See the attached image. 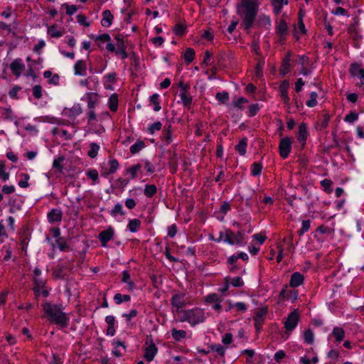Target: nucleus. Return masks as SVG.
I'll return each instance as SVG.
<instances>
[{
    "instance_id": "40",
    "label": "nucleus",
    "mask_w": 364,
    "mask_h": 364,
    "mask_svg": "<svg viewBox=\"0 0 364 364\" xmlns=\"http://www.w3.org/2000/svg\"><path fill=\"white\" fill-rule=\"evenodd\" d=\"M263 166L261 162H254L251 166V174L257 176L261 174Z\"/></svg>"
},
{
    "instance_id": "24",
    "label": "nucleus",
    "mask_w": 364,
    "mask_h": 364,
    "mask_svg": "<svg viewBox=\"0 0 364 364\" xmlns=\"http://www.w3.org/2000/svg\"><path fill=\"white\" fill-rule=\"evenodd\" d=\"M58 26L56 24H53L48 27L47 33L51 38H60L65 33V29L58 30Z\"/></svg>"
},
{
    "instance_id": "11",
    "label": "nucleus",
    "mask_w": 364,
    "mask_h": 364,
    "mask_svg": "<svg viewBox=\"0 0 364 364\" xmlns=\"http://www.w3.org/2000/svg\"><path fill=\"white\" fill-rule=\"evenodd\" d=\"M114 235V230L112 227H109L105 230L102 231L98 235V240L102 247H107V242L111 240Z\"/></svg>"
},
{
    "instance_id": "23",
    "label": "nucleus",
    "mask_w": 364,
    "mask_h": 364,
    "mask_svg": "<svg viewBox=\"0 0 364 364\" xmlns=\"http://www.w3.org/2000/svg\"><path fill=\"white\" fill-rule=\"evenodd\" d=\"M86 71L87 65L85 61L83 60L76 61L74 65L75 75L84 76L86 75Z\"/></svg>"
},
{
    "instance_id": "9",
    "label": "nucleus",
    "mask_w": 364,
    "mask_h": 364,
    "mask_svg": "<svg viewBox=\"0 0 364 364\" xmlns=\"http://www.w3.org/2000/svg\"><path fill=\"white\" fill-rule=\"evenodd\" d=\"M291 139L289 137H284L280 140L279 144V154L282 159H287L291 149Z\"/></svg>"
},
{
    "instance_id": "54",
    "label": "nucleus",
    "mask_w": 364,
    "mask_h": 364,
    "mask_svg": "<svg viewBox=\"0 0 364 364\" xmlns=\"http://www.w3.org/2000/svg\"><path fill=\"white\" fill-rule=\"evenodd\" d=\"M332 181L330 179L325 178L321 181V186L323 188L324 191L328 193H331L332 192Z\"/></svg>"
},
{
    "instance_id": "35",
    "label": "nucleus",
    "mask_w": 364,
    "mask_h": 364,
    "mask_svg": "<svg viewBox=\"0 0 364 364\" xmlns=\"http://www.w3.org/2000/svg\"><path fill=\"white\" fill-rule=\"evenodd\" d=\"M109 169L107 173H102V176H106L107 174H112L117 171L119 164L117 159H112L109 161Z\"/></svg>"
},
{
    "instance_id": "25",
    "label": "nucleus",
    "mask_w": 364,
    "mask_h": 364,
    "mask_svg": "<svg viewBox=\"0 0 364 364\" xmlns=\"http://www.w3.org/2000/svg\"><path fill=\"white\" fill-rule=\"evenodd\" d=\"M113 18H114V16L109 10L104 11L102 12V19L101 21L102 26L104 27L110 26L112 24V22Z\"/></svg>"
},
{
    "instance_id": "64",
    "label": "nucleus",
    "mask_w": 364,
    "mask_h": 364,
    "mask_svg": "<svg viewBox=\"0 0 364 364\" xmlns=\"http://www.w3.org/2000/svg\"><path fill=\"white\" fill-rule=\"evenodd\" d=\"M229 279L231 280L230 284L233 287H240L244 285V282L240 277H235L234 278H232V279L229 278Z\"/></svg>"
},
{
    "instance_id": "58",
    "label": "nucleus",
    "mask_w": 364,
    "mask_h": 364,
    "mask_svg": "<svg viewBox=\"0 0 364 364\" xmlns=\"http://www.w3.org/2000/svg\"><path fill=\"white\" fill-rule=\"evenodd\" d=\"M168 164L174 171L176 170L178 166V157L175 152L169 157Z\"/></svg>"
},
{
    "instance_id": "30",
    "label": "nucleus",
    "mask_w": 364,
    "mask_h": 364,
    "mask_svg": "<svg viewBox=\"0 0 364 364\" xmlns=\"http://www.w3.org/2000/svg\"><path fill=\"white\" fill-rule=\"evenodd\" d=\"M247 146V139L246 137L242 138L235 147V149L241 155L244 156L246 153V149Z\"/></svg>"
},
{
    "instance_id": "41",
    "label": "nucleus",
    "mask_w": 364,
    "mask_h": 364,
    "mask_svg": "<svg viewBox=\"0 0 364 364\" xmlns=\"http://www.w3.org/2000/svg\"><path fill=\"white\" fill-rule=\"evenodd\" d=\"M157 191V188L155 185H146L144 193L147 198H152Z\"/></svg>"
},
{
    "instance_id": "56",
    "label": "nucleus",
    "mask_w": 364,
    "mask_h": 364,
    "mask_svg": "<svg viewBox=\"0 0 364 364\" xmlns=\"http://www.w3.org/2000/svg\"><path fill=\"white\" fill-rule=\"evenodd\" d=\"M205 301L207 303H210V304L214 303L215 304L217 302H220L221 299L218 294L214 293V294H208L207 296H205Z\"/></svg>"
},
{
    "instance_id": "34",
    "label": "nucleus",
    "mask_w": 364,
    "mask_h": 364,
    "mask_svg": "<svg viewBox=\"0 0 364 364\" xmlns=\"http://www.w3.org/2000/svg\"><path fill=\"white\" fill-rule=\"evenodd\" d=\"M122 282H124V283L127 284L128 289L129 291H132L134 289V287H135V284L131 280V276H130L129 273L127 271H123L122 272Z\"/></svg>"
},
{
    "instance_id": "57",
    "label": "nucleus",
    "mask_w": 364,
    "mask_h": 364,
    "mask_svg": "<svg viewBox=\"0 0 364 364\" xmlns=\"http://www.w3.org/2000/svg\"><path fill=\"white\" fill-rule=\"evenodd\" d=\"M215 97L219 102L225 104L229 100V94L227 92H218Z\"/></svg>"
},
{
    "instance_id": "13",
    "label": "nucleus",
    "mask_w": 364,
    "mask_h": 364,
    "mask_svg": "<svg viewBox=\"0 0 364 364\" xmlns=\"http://www.w3.org/2000/svg\"><path fill=\"white\" fill-rule=\"evenodd\" d=\"M267 313V309L265 308L260 309L258 310L254 317L253 320L255 322V327L257 331H259L262 328V323L264 320V316Z\"/></svg>"
},
{
    "instance_id": "49",
    "label": "nucleus",
    "mask_w": 364,
    "mask_h": 364,
    "mask_svg": "<svg viewBox=\"0 0 364 364\" xmlns=\"http://www.w3.org/2000/svg\"><path fill=\"white\" fill-rule=\"evenodd\" d=\"M317 98L318 94L316 92H312L310 93V99L306 101V105L309 107H314L317 105Z\"/></svg>"
},
{
    "instance_id": "29",
    "label": "nucleus",
    "mask_w": 364,
    "mask_h": 364,
    "mask_svg": "<svg viewBox=\"0 0 364 364\" xmlns=\"http://www.w3.org/2000/svg\"><path fill=\"white\" fill-rule=\"evenodd\" d=\"M290 58H291V53H288L285 57V58L283 60L282 66L280 68V73L283 75H286L289 71L290 68Z\"/></svg>"
},
{
    "instance_id": "52",
    "label": "nucleus",
    "mask_w": 364,
    "mask_h": 364,
    "mask_svg": "<svg viewBox=\"0 0 364 364\" xmlns=\"http://www.w3.org/2000/svg\"><path fill=\"white\" fill-rule=\"evenodd\" d=\"M21 179L18 181V186L21 188H28L29 186V183L28 181L30 178V176L26 173H23L21 174Z\"/></svg>"
},
{
    "instance_id": "16",
    "label": "nucleus",
    "mask_w": 364,
    "mask_h": 364,
    "mask_svg": "<svg viewBox=\"0 0 364 364\" xmlns=\"http://www.w3.org/2000/svg\"><path fill=\"white\" fill-rule=\"evenodd\" d=\"M289 81L287 80H283L279 87V92H280V96L282 99V101L284 104L287 105H289L290 102V98L288 95V89H289Z\"/></svg>"
},
{
    "instance_id": "14",
    "label": "nucleus",
    "mask_w": 364,
    "mask_h": 364,
    "mask_svg": "<svg viewBox=\"0 0 364 364\" xmlns=\"http://www.w3.org/2000/svg\"><path fill=\"white\" fill-rule=\"evenodd\" d=\"M308 136L307 125L304 122H301L299 125V131L297 134V140L301 144V148H304Z\"/></svg>"
},
{
    "instance_id": "2",
    "label": "nucleus",
    "mask_w": 364,
    "mask_h": 364,
    "mask_svg": "<svg viewBox=\"0 0 364 364\" xmlns=\"http://www.w3.org/2000/svg\"><path fill=\"white\" fill-rule=\"evenodd\" d=\"M44 315L51 323H55L61 328H65L68 325L69 316L63 311L62 304H55L50 301L41 304Z\"/></svg>"
},
{
    "instance_id": "43",
    "label": "nucleus",
    "mask_w": 364,
    "mask_h": 364,
    "mask_svg": "<svg viewBox=\"0 0 364 364\" xmlns=\"http://www.w3.org/2000/svg\"><path fill=\"white\" fill-rule=\"evenodd\" d=\"M145 146V143L143 141H137L130 147V152L135 154L140 151Z\"/></svg>"
},
{
    "instance_id": "51",
    "label": "nucleus",
    "mask_w": 364,
    "mask_h": 364,
    "mask_svg": "<svg viewBox=\"0 0 364 364\" xmlns=\"http://www.w3.org/2000/svg\"><path fill=\"white\" fill-rule=\"evenodd\" d=\"M304 339L307 344H312L314 341V335L311 329H308L304 333Z\"/></svg>"
},
{
    "instance_id": "12",
    "label": "nucleus",
    "mask_w": 364,
    "mask_h": 364,
    "mask_svg": "<svg viewBox=\"0 0 364 364\" xmlns=\"http://www.w3.org/2000/svg\"><path fill=\"white\" fill-rule=\"evenodd\" d=\"M25 68V65L21 58H16L10 65V69L16 77H19Z\"/></svg>"
},
{
    "instance_id": "55",
    "label": "nucleus",
    "mask_w": 364,
    "mask_h": 364,
    "mask_svg": "<svg viewBox=\"0 0 364 364\" xmlns=\"http://www.w3.org/2000/svg\"><path fill=\"white\" fill-rule=\"evenodd\" d=\"M173 31L176 36H182L186 32V28L184 25L178 23L174 26Z\"/></svg>"
},
{
    "instance_id": "18",
    "label": "nucleus",
    "mask_w": 364,
    "mask_h": 364,
    "mask_svg": "<svg viewBox=\"0 0 364 364\" xmlns=\"http://www.w3.org/2000/svg\"><path fill=\"white\" fill-rule=\"evenodd\" d=\"M304 277L299 272H295L291 275L289 286L292 288H296L301 285L304 282Z\"/></svg>"
},
{
    "instance_id": "7",
    "label": "nucleus",
    "mask_w": 364,
    "mask_h": 364,
    "mask_svg": "<svg viewBox=\"0 0 364 364\" xmlns=\"http://www.w3.org/2000/svg\"><path fill=\"white\" fill-rule=\"evenodd\" d=\"M33 287L32 290L34 292L36 298H38L41 295L43 297H48L49 295V291L46 289V279H33Z\"/></svg>"
},
{
    "instance_id": "28",
    "label": "nucleus",
    "mask_w": 364,
    "mask_h": 364,
    "mask_svg": "<svg viewBox=\"0 0 364 364\" xmlns=\"http://www.w3.org/2000/svg\"><path fill=\"white\" fill-rule=\"evenodd\" d=\"M149 105L154 106V110L159 112L161 110V107L160 105L159 95L157 93L153 94L149 97Z\"/></svg>"
},
{
    "instance_id": "10",
    "label": "nucleus",
    "mask_w": 364,
    "mask_h": 364,
    "mask_svg": "<svg viewBox=\"0 0 364 364\" xmlns=\"http://www.w3.org/2000/svg\"><path fill=\"white\" fill-rule=\"evenodd\" d=\"M298 296L297 290L288 289L287 285H285L280 291L279 297L281 300H291L294 302L298 299Z\"/></svg>"
},
{
    "instance_id": "31",
    "label": "nucleus",
    "mask_w": 364,
    "mask_h": 364,
    "mask_svg": "<svg viewBox=\"0 0 364 364\" xmlns=\"http://www.w3.org/2000/svg\"><path fill=\"white\" fill-rule=\"evenodd\" d=\"M141 223L139 219H132L129 221L127 228L132 232H136L141 228Z\"/></svg>"
},
{
    "instance_id": "50",
    "label": "nucleus",
    "mask_w": 364,
    "mask_h": 364,
    "mask_svg": "<svg viewBox=\"0 0 364 364\" xmlns=\"http://www.w3.org/2000/svg\"><path fill=\"white\" fill-rule=\"evenodd\" d=\"M210 350L216 352L219 355L223 357L225 354V348L220 344L211 345Z\"/></svg>"
},
{
    "instance_id": "44",
    "label": "nucleus",
    "mask_w": 364,
    "mask_h": 364,
    "mask_svg": "<svg viewBox=\"0 0 364 364\" xmlns=\"http://www.w3.org/2000/svg\"><path fill=\"white\" fill-rule=\"evenodd\" d=\"M57 247L60 251H69L70 250V246L66 242L63 237L58 238L55 240Z\"/></svg>"
},
{
    "instance_id": "48",
    "label": "nucleus",
    "mask_w": 364,
    "mask_h": 364,
    "mask_svg": "<svg viewBox=\"0 0 364 364\" xmlns=\"http://www.w3.org/2000/svg\"><path fill=\"white\" fill-rule=\"evenodd\" d=\"M64 160H65V157L63 156H58L57 159H55L53 161V168L58 169V171L59 172H62V171L63 169V166L62 163L63 162Z\"/></svg>"
},
{
    "instance_id": "42",
    "label": "nucleus",
    "mask_w": 364,
    "mask_h": 364,
    "mask_svg": "<svg viewBox=\"0 0 364 364\" xmlns=\"http://www.w3.org/2000/svg\"><path fill=\"white\" fill-rule=\"evenodd\" d=\"M362 71H364V69L361 68L358 63H352L350 66L349 72L353 76H359Z\"/></svg>"
},
{
    "instance_id": "5",
    "label": "nucleus",
    "mask_w": 364,
    "mask_h": 364,
    "mask_svg": "<svg viewBox=\"0 0 364 364\" xmlns=\"http://www.w3.org/2000/svg\"><path fill=\"white\" fill-rule=\"evenodd\" d=\"M171 304L172 306V312L178 313V316L181 315V311H184L182 309L186 306L185 294H175L171 299Z\"/></svg>"
},
{
    "instance_id": "19",
    "label": "nucleus",
    "mask_w": 364,
    "mask_h": 364,
    "mask_svg": "<svg viewBox=\"0 0 364 364\" xmlns=\"http://www.w3.org/2000/svg\"><path fill=\"white\" fill-rule=\"evenodd\" d=\"M112 346H114L112 353L116 357H121L126 353V346L123 342L114 341L112 342Z\"/></svg>"
},
{
    "instance_id": "63",
    "label": "nucleus",
    "mask_w": 364,
    "mask_h": 364,
    "mask_svg": "<svg viewBox=\"0 0 364 364\" xmlns=\"http://www.w3.org/2000/svg\"><path fill=\"white\" fill-rule=\"evenodd\" d=\"M33 95L36 99H41L42 97V87L39 85H36L33 87Z\"/></svg>"
},
{
    "instance_id": "62",
    "label": "nucleus",
    "mask_w": 364,
    "mask_h": 364,
    "mask_svg": "<svg viewBox=\"0 0 364 364\" xmlns=\"http://www.w3.org/2000/svg\"><path fill=\"white\" fill-rule=\"evenodd\" d=\"M259 110V106L257 103L252 104L249 106L248 116L254 117Z\"/></svg>"
},
{
    "instance_id": "45",
    "label": "nucleus",
    "mask_w": 364,
    "mask_h": 364,
    "mask_svg": "<svg viewBox=\"0 0 364 364\" xmlns=\"http://www.w3.org/2000/svg\"><path fill=\"white\" fill-rule=\"evenodd\" d=\"M130 299H131V296L128 294L122 295L119 293H117L114 296V300L117 304H120L121 303H122L124 301V302L129 301Z\"/></svg>"
},
{
    "instance_id": "15",
    "label": "nucleus",
    "mask_w": 364,
    "mask_h": 364,
    "mask_svg": "<svg viewBox=\"0 0 364 364\" xmlns=\"http://www.w3.org/2000/svg\"><path fill=\"white\" fill-rule=\"evenodd\" d=\"M157 352L158 348L156 346L154 342L151 341L150 343L144 348V358L148 362H151L154 360Z\"/></svg>"
},
{
    "instance_id": "61",
    "label": "nucleus",
    "mask_w": 364,
    "mask_h": 364,
    "mask_svg": "<svg viewBox=\"0 0 364 364\" xmlns=\"http://www.w3.org/2000/svg\"><path fill=\"white\" fill-rule=\"evenodd\" d=\"M53 275L55 279H64L65 274L63 267H59L53 272Z\"/></svg>"
},
{
    "instance_id": "26",
    "label": "nucleus",
    "mask_w": 364,
    "mask_h": 364,
    "mask_svg": "<svg viewBox=\"0 0 364 364\" xmlns=\"http://www.w3.org/2000/svg\"><path fill=\"white\" fill-rule=\"evenodd\" d=\"M126 49L127 45L125 42H119L117 43V49L115 53L117 55H119L122 59H126L128 57Z\"/></svg>"
},
{
    "instance_id": "37",
    "label": "nucleus",
    "mask_w": 364,
    "mask_h": 364,
    "mask_svg": "<svg viewBox=\"0 0 364 364\" xmlns=\"http://www.w3.org/2000/svg\"><path fill=\"white\" fill-rule=\"evenodd\" d=\"M141 165L140 164H137L127 168V173L130 175L131 179H134L136 177L137 173L141 171Z\"/></svg>"
},
{
    "instance_id": "20",
    "label": "nucleus",
    "mask_w": 364,
    "mask_h": 364,
    "mask_svg": "<svg viewBox=\"0 0 364 364\" xmlns=\"http://www.w3.org/2000/svg\"><path fill=\"white\" fill-rule=\"evenodd\" d=\"M48 220L51 223H58L62 220L63 213L60 209H52L48 213Z\"/></svg>"
},
{
    "instance_id": "3",
    "label": "nucleus",
    "mask_w": 364,
    "mask_h": 364,
    "mask_svg": "<svg viewBox=\"0 0 364 364\" xmlns=\"http://www.w3.org/2000/svg\"><path fill=\"white\" fill-rule=\"evenodd\" d=\"M178 320L180 322H188L191 326H195L205 321V311L203 309L195 307L181 311Z\"/></svg>"
},
{
    "instance_id": "39",
    "label": "nucleus",
    "mask_w": 364,
    "mask_h": 364,
    "mask_svg": "<svg viewBox=\"0 0 364 364\" xmlns=\"http://www.w3.org/2000/svg\"><path fill=\"white\" fill-rule=\"evenodd\" d=\"M195 57V50L191 48H188L184 53V60L187 65L190 64Z\"/></svg>"
},
{
    "instance_id": "60",
    "label": "nucleus",
    "mask_w": 364,
    "mask_h": 364,
    "mask_svg": "<svg viewBox=\"0 0 364 364\" xmlns=\"http://www.w3.org/2000/svg\"><path fill=\"white\" fill-rule=\"evenodd\" d=\"M358 118V114L355 112H350L349 114H348L345 118L344 121L347 122L348 123H353L355 121H356Z\"/></svg>"
},
{
    "instance_id": "53",
    "label": "nucleus",
    "mask_w": 364,
    "mask_h": 364,
    "mask_svg": "<svg viewBox=\"0 0 364 364\" xmlns=\"http://www.w3.org/2000/svg\"><path fill=\"white\" fill-rule=\"evenodd\" d=\"M110 215L113 217H116L117 215H124V212L123 211L122 205L120 203H117L114 208L110 211Z\"/></svg>"
},
{
    "instance_id": "46",
    "label": "nucleus",
    "mask_w": 364,
    "mask_h": 364,
    "mask_svg": "<svg viewBox=\"0 0 364 364\" xmlns=\"http://www.w3.org/2000/svg\"><path fill=\"white\" fill-rule=\"evenodd\" d=\"M9 178V173L6 171L5 161H0V179L6 181Z\"/></svg>"
},
{
    "instance_id": "21",
    "label": "nucleus",
    "mask_w": 364,
    "mask_h": 364,
    "mask_svg": "<svg viewBox=\"0 0 364 364\" xmlns=\"http://www.w3.org/2000/svg\"><path fill=\"white\" fill-rule=\"evenodd\" d=\"M346 333L343 328L336 326L333 328V331L330 335L334 338V343H340L345 338Z\"/></svg>"
},
{
    "instance_id": "59",
    "label": "nucleus",
    "mask_w": 364,
    "mask_h": 364,
    "mask_svg": "<svg viewBox=\"0 0 364 364\" xmlns=\"http://www.w3.org/2000/svg\"><path fill=\"white\" fill-rule=\"evenodd\" d=\"M162 128V124L160 122H156L148 127V131L151 134H153L156 131H159Z\"/></svg>"
},
{
    "instance_id": "33",
    "label": "nucleus",
    "mask_w": 364,
    "mask_h": 364,
    "mask_svg": "<svg viewBox=\"0 0 364 364\" xmlns=\"http://www.w3.org/2000/svg\"><path fill=\"white\" fill-rule=\"evenodd\" d=\"M108 107L113 112H117L118 109V96L117 94H112L108 100Z\"/></svg>"
},
{
    "instance_id": "6",
    "label": "nucleus",
    "mask_w": 364,
    "mask_h": 364,
    "mask_svg": "<svg viewBox=\"0 0 364 364\" xmlns=\"http://www.w3.org/2000/svg\"><path fill=\"white\" fill-rule=\"evenodd\" d=\"M275 33L278 36L279 42L284 43L288 34V26L284 18H281L276 21Z\"/></svg>"
},
{
    "instance_id": "38",
    "label": "nucleus",
    "mask_w": 364,
    "mask_h": 364,
    "mask_svg": "<svg viewBox=\"0 0 364 364\" xmlns=\"http://www.w3.org/2000/svg\"><path fill=\"white\" fill-rule=\"evenodd\" d=\"M186 334L187 333L184 330H177L176 328H173L171 330V336L176 341H179L182 338H186Z\"/></svg>"
},
{
    "instance_id": "32",
    "label": "nucleus",
    "mask_w": 364,
    "mask_h": 364,
    "mask_svg": "<svg viewBox=\"0 0 364 364\" xmlns=\"http://www.w3.org/2000/svg\"><path fill=\"white\" fill-rule=\"evenodd\" d=\"M179 96L183 105L189 109L192 104V97L188 94V92H180Z\"/></svg>"
},
{
    "instance_id": "4",
    "label": "nucleus",
    "mask_w": 364,
    "mask_h": 364,
    "mask_svg": "<svg viewBox=\"0 0 364 364\" xmlns=\"http://www.w3.org/2000/svg\"><path fill=\"white\" fill-rule=\"evenodd\" d=\"M224 237V241L231 245L242 246L244 241V235L241 231L235 233L231 230H225L223 234L222 232L220 233V239Z\"/></svg>"
},
{
    "instance_id": "8",
    "label": "nucleus",
    "mask_w": 364,
    "mask_h": 364,
    "mask_svg": "<svg viewBox=\"0 0 364 364\" xmlns=\"http://www.w3.org/2000/svg\"><path fill=\"white\" fill-rule=\"evenodd\" d=\"M299 314L297 310H294L287 316L284 322V328L288 331H293L298 324Z\"/></svg>"
},
{
    "instance_id": "47",
    "label": "nucleus",
    "mask_w": 364,
    "mask_h": 364,
    "mask_svg": "<svg viewBox=\"0 0 364 364\" xmlns=\"http://www.w3.org/2000/svg\"><path fill=\"white\" fill-rule=\"evenodd\" d=\"M311 227V220H305L302 221L301 228L297 231L299 236L303 235L305 232H308Z\"/></svg>"
},
{
    "instance_id": "1",
    "label": "nucleus",
    "mask_w": 364,
    "mask_h": 364,
    "mask_svg": "<svg viewBox=\"0 0 364 364\" xmlns=\"http://www.w3.org/2000/svg\"><path fill=\"white\" fill-rule=\"evenodd\" d=\"M259 10L257 0H242L237 6V14L242 21V26L247 32L252 27Z\"/></svg>"
},
{
    "instance_id": "22",
    "label": "nucleus",
    "mask_w": 364,
    "mask_h": 364,
    "mask_svg": "<svg viewBox=\"0 0 364 364\" xmlns=\"http://www.w3.org/2000/svg\"><path fill=\"white\" fill-rule=\"evenodd\" d=\"M173 132V127L171 124L164 127L161 134V139L165 141L166 145L171 143Z\"/></svg>"
},
{
    "instance_id": "36",
    "label": "nucleus",
    "mask_w": 364,
    "mask_h": 364,
    "mask_svg": "<svg viewBox=\"0 0 364 364\" xmlns=\"http://www.w3.org/2000/svg\"><path fill=\"white\" fill-rule=\"evenodd\" d=\"M89 147L90 149L87 152V156L92 159H95L98 154L100 146L95 142H92L90 144Z\"/></svg>"
},
{
    "instance_id": "27",
    "label": "nucleus",
    "mask_w": 364,
    "mask_h": 364,
    "mask_svg": "<svg viewBox=\"0 0 364 364\" xmlns=\"http://www.w3.org/2000/svg\"><path fill=\"white\" fill-rule=\"evenodd\" d=\"M273 11L276 14L281 13L283 5L288 4V0H271Z\"/></svg>"
},
{
    "instance_id": "17",
    "label": "nucleus",
    "mask_w": 364,
    "mask_h": 364,
    "mask_svg": "<svg viewBox=\"0 0 364 364\" xmlns=\"http://www.w3.org/2000/svg\"><path fill=\"white\" fill-rule=\"evenodd\" d=\"M330 119H331V116L329 114H328V113L323 114L321 116H320L318 118V119L315 124L316 129L319 131H323L325 129H326L328 125Z\"/></svg>"
}]
</instances>
